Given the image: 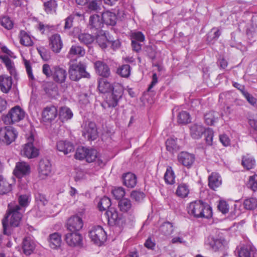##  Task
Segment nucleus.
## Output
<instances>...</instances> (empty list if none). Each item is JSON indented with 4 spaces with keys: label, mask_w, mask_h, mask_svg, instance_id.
Segmentation results:
<instances>
[{
    "label": "nucleus",
    "mask_w": 257,
    "mask_h": 257,
    "mask_svg": "<svg viewBox=\"0 0 257 257\" xmlns=\"http://www.w3.org/2000/svg\"><path fill=\"white\" fill-rule=\"evenodd\" d=\"M52 166L47 159H41L38 165V176L41 179H45L52 174Z\"/></svg>",
    "instance_id": "nucleus-9"
},
{
    "label": "nucleus",
    "mask_w": 257,
    "mask_h": 257,
    "mask_svg": "<svg viewBox=\"0 0 257 257\" xmlns=\"http://www.w3.org/2000/svg\"><path fill=\"white\" fill-rule=\"evenodd\" d=\"M86 64L84 62L79 61L70 65L69 69V78L72 81H77L81 78H89L90 75L86 71Z\"/></svg>",
    "instance_id": "nucleus-3"
},
{
    "label": "nucleus",
    "mask_w": 257,
    "mask_h": 257,
    "mask_svg": "<svg viewBox=\"0 0 257 257\" xmlns=\"http://www.w3.org/2000/svg\"><path fill=\"white\" fill-rule=\"evenodd\" d=\"M65 240L69 245L75 246L81 244L82 237L81 234L77 231H71L65 234Z\"/></svg>",
    "instance_id": "nucleus-14"
},
{
    "label": "nucleus",
    "mask_w": 257,
    "mask_h": 257,
    "mask_svg": "<svg viewBox=\"0 0 257 257\" xmlns=\"http://www.w3.org/2000/svg\"><path fill=\"white\" fill-rule=\"evenodd\" d=\"M110 206V199L107 197H103L100 200L98 204V207L99 208V210L100 211H104L106 210L107 209L109 210V208H111Z\"/></svg>",
    "instance_id": "nucleus-47"
},
{
    "label": "nucleus",
    "mask_w": 257,
    "mask_h": 257,
    "mask_svg": "<svg viewBox=\"0 0 257 257\" xmlns=\"http://www.w3.org/2000/svg\"><path fill=\"white\" fill-rule=\"evenodd\" d=\"M112 87L111 84L104 79H100L98 82V88L101 93H106L110 91Z\"/></svg>",
    "instance_id": "nucleus-43"
},
{
    "label": "nucleus",
    "mask_w": 257,
    "mask_h": 257,
    "mask_svg": "<svg viewBox=\"0 0 257 257\" xmlns=\"http://www.w3.org/2000/svg\"><path fill=\"white\" fill-rule=\"evenodd\" d=\"M103 26L101 17L97 14L90 16L89 19L88 28L92 31L99 32Z\"/></svg>",
    "instance_id": "nucleus-17"
},
{
    "label": "nucleus",
    "mask_w": 257,
    "mask_h": 257,
    "mask_svg": "<svg viewBox=\"0 0 257 257\" xmlns=\"http://www.w3.org/2000/svg\"><path fill=\"white\" fill-rule=\"evenodd\" d=\"M255 249L250 245L244 246L238 251V257H255Z\"/></svg>",
    "instance_id": "nucleus-26"
},
{
    "label": "nucleus",
    "mask_w": 257,
    "mask_h": 257,
    "mask_svg": "<svg viewBox=\"0 0 257 257\" xmlns=\"http://www.w3.org/2000/svg\"><path fill=\"white\" fill-rule=\"evenodd\" d=\"M42 120L45 122H51L58 116L57 108L54 105L45 107L42 111Z\"/></svg>",
    "instance_id": "nucleus-12"
},
{
    "label": "nucleus",
    "mask_w": 257,
    "mask_h": 257,
    "mask_svg": "<svg viewBox=\"0 0 257 257\" xmlns=\"http://www.w3.org/2000/svg\"><path fill=\"white\" fill-rule=\"evenodd\" d=\"M12 190V184L0 175V195L7 194Z\"/></svg>",
    "instance_id": "nucleus-32"
},
{
    "label": "nucleus",
    "mask_w": 257,
    "mask_h": 257,
    "mask_svg": "<svg viewBox=\"0 0 257 257\" xmlns=\"http://www.w3.org/2000/svg\"><path fill=\"white\" fill-rule=\"evenodd\" d=\"M187 210L189 214L196 218H209L212 214L210 206L200 200L190 203L187 207Z\"/></svg>",
    "instance_id": "nucleus-2"
},
{
    "label": "nucleus",
    "mask_w": 257,
    "mask_h": 257,
    "mask_svg": "<svg viewBox=\"0 0 257 257\" xmlns=\"http://www.w3.org/2000/svg\"><path fill=\"white\" fill-rule=\"evenodd\" d=\"M82 135L88 140H94L98 136L96 124L92 121H85L82 124Z\"/></svg>",
    "instance_id": "nucleus-8"
},
{
    "label": "nucleus",
    "mask_w": 257,
    "mask_h": 257,
    "mask_svg": "<svg viewBox=\"0 0 257 257\" xmlns=\"http://www.w3.org/2000/svg\"><path fill=\"white\" fill-rule=\"evenodd\" d=\"M145 197V193L140 190H133L131 193V198L138 202L143 201Z\"/></svg>",
    "instance_id": "nucleus-53"
},
{
    "label": "nucleus",
    "mask_w": 257,
    "mask_h": 257,
    "mask_svg": "<svg viewBox=\"0 0 257 257\" xmlns=\"http://www.w3.org/2000/svg\"><path fill=\"white\" fill-rule=\"evenodd\" d=\"M1 58L11 75L15 77L16 76L17 73L12 61L7 56L1 57Z\"/></svg>",
    "instance_id": "nucleus-38"
},
{
    "label": "nucleus",
    "mask_w": 257,
    "mask_h": 257,
    "mask_svg": "<svg viewBox=\"0 0 257 257\" xmlns=\"http://www.w3.org/2000/svg\"><path fill=\"white\" fill-rule=\"evenodd\" d=\"M83 226L82 219L77 215L70 217L67 221V227L70 231L78 232L82 228Z\"/></svg>",
    "instance_id": "nucleus-11"
},
{
    "label": "nucleus",
    "mask_w": 257,
    "mask_h": 257,
    "mask_svg": "<svg viewBox=\"0 0 257 257\" xmlns=\"http://www.w3.org/2000/svg\"><path fill=\"white\" fill-rule=\"evenodd\" d=\"M205 136V140L206 143L208 146L212 145L213 138V131L211 128H207L205 130V132L204 133Z\"/></svg>",
    "instance_id": "nucleus-54"
},
{
    "label": "nucleus",
    "mask_w": 257,
    "mask_h": 257,
    "mask_svg": "<svg viewBox=\"0 0 257 257\" xmlns=\"http://www.w3.org/2000/svg\"><path fill=\"white\" fill-rule=\"evenodd\" d=\"M1 25L7 30H11L13 28L14 24L10 18L8 16H3L0 19Z\"/></svg>",
    "instance_id": "nucleus-51"
},
{
    "label": "nucleus",
    "mask_w": 257,
    "mask_h": 257,
    "mask_svg": "<svg viewBox=\"0 0 257 257\" xmlns=\"http://www.w3.org/2000/svg\"><path fill=\"white\" fill-rule=\"evenodd\" d=\"M30 169V166L28 163L25 162H19L16 163L14 174L17 177L20 178L29 174Z\"/></svg>",
    "instance_id": "nucleus-16"
},
{
    "label": "nucleus",
    "mask_w": 257,
    "mask_h": 257,
    "mask_svg": "<svg viewBox=\"0 0 257 257\" xmlns=\"http://www.w3.org/2000/svg\"><path fill=\"white\" fill-rule=\"evenodd\" d=\"M132 40H135L137 42H143L145 40V36L141 32H135L132 34Z\"/></svg>",
    "instance_id": "nucleus-64"
},
{
    "label": "nucleus",
    "mask_w": 257,
    "mask_h": 257,
    "mask_svg": "<svg viewBox=\"0 0 257 257\" xmlns=\"http://www.w3.org/2000/svg\"><path fill=\"white\" fill-rule=\"evenodd\" d=\"M25 112L19 106L12 108L5 117V121L9 123L18 122L25 117Z\"/></svg>",
    "instance_id": "nucleus-10"
},
{
    "label": "nucleus",
    "mask_w": 257,
    "mask_h": 257,
    "mask_svg": "<svg viewBox=\"0 0 257 257\" xmlns=\"http://www.w3.org/2000/svg\"><path fill=\"white\" fill-rule=\"evenodd\" d=\"M95 39H96L99 46L102 49L106 48L107 47V43L110 42V41L107 39L105 34H101L100 35H98Z\"/></svg>",
    "instance_id": "nucleus-52"
},
{
    "label": "nucleus",
    "mask_w": 257,
    "mask_h": 257,
    "mask_svg": "<svg viewBox=\"0 0 257 257\" xmlns=\"http://www.w3.org/2000/svg\"><path fill=\"white\" fill-rule=\"evenodd\" d=\"M35 248L34 242L30 237H26L23 242V249L24 252L26 255L31 254Z\"/></svg>",
    "instance_id": "nucleus-31"
},
{
    "label": "nucleus",
    "mask_w": 257,
    "mask_h": 257,
    "mask_svg": "<svg viewBox=\"0 0 257 257\" xmlns=\"http://www.w3.org/2000/svg\"><path fill=\"white\" fill-rule=\"evenodd\" d=\"M89 235L91 240L98 245L103 243L107 239L105 231L99 225L92 227L89 232Z\"/></svg>",
    "instance_id": "nucleus-6"
},
{
    "label": "nucleus",
    "mask_w": 257,
    "mask_h": 257,
    "mask_svg": "<svg viewBox=\"0 0 257 257\" xmlns=\"http://www.w3.org/2000/svg\"><path fill=\"white\" fill-rule=\"evenodd\" d=\"M175 175L171 167H168L164 175V179L168 184H173L175 183Z\"/></svg>",
    "instance_id": "nucleus-44"
},
{
    "label": "nucleus",
    "mask_w": 257,
    "mask_h": 257,
    "mask_svg": "<svg viewBox=\"0 0 257 257\" xmlns=\"http://www.w3.org/2000/svg\"><path fill=\"white\" fill-rule=\"evenodd\" d=\"M20 43L25 46L33 45V41L30 36L24 31H21L20 33Z\"/></svg>",
    "instance_id": "nucleus-42"
},
{
    "label": "nucleus",
    "mask_w": 257,
    "mask_h": 257,
    "mask_svg": "<svg viewBox=\"0 0 257 257\" xmlns=\"http://www.w3.org/2000/svg\"><path fill=\"white\" fill-rule=\"evenodd\" d=\"M49 42L50 48L54 53L60 52L63 44L59 34H55L51 36L49 38Z\"/></svg>",
    "instance_id": "nucleus-15"
},
{
    "label": "nucleus",
    "mask_w": 257,
    "mask_h": 257,
    "mask_svg": "<svg viewBox=\"0 0 257 257\" xmlns=\"http://www.w3.org/2000/svg\"><path fill=\"white\" fill-rule=\"evenodd\" d=\"M78 39L81 43L88 45L94 42L95 37L89 33H81L78 34Z\"/></svg>",
    "instance_id": "nucleus-35"
},
{
    "label": "nucleus",
    "mask_w": 257,
    "mask_h": 257,
    "mask_svg": "<svg viewBox=\"0 0 257 257\" xmlns=\"http://www.w3.org/2000/svg\"><path fill=\"white\" fill-rule=\"evenodd\" d=\"M221 35V33L219 29L213 28L211 31L207 35L206 40L209 43H213Z\"/></svg>",
    "instance_id": "nucleus-41"
},
{
    "label": "nucleus",
    "mask_w": 257,
    "mask_h": 257,
    "mask_svg": "<svg viewBox=\"0 0 257 257\" xmlns=\"http://www.w3.org/2000/svg\"><path fill=\"white\" fill-rule=\"evenodd\" d=\"M19 202L21 207L23 209L22 207H25L27 206L30 202V196L28 195H21L19 196Z\"/></svg>",
    "instance_id": "nucleus-57"
},
{
    "label": "nucleus",
    "mask_w": 257,
    "mask_h": 257,
    "mask_svg": "<svg viewBox=\"0 0 257 257\" xmlns=\"http://www.w3.org/2000/svg\"><path fill=\"white\" fill-rule=\"evenodd\" d=\"M37 50L43 60L47 61L50 59V53L48 50L43 47H40V48L37 49Z\"/></svg>",
    "instance_id": "nucleus-59"
},
{
    "label": "nucleus",
    "mask_w": 257,
    "mask_h": 257,
    "mask_svg": "<svg viewBox=\"0 0 257 257\" xmlns=\"http://www.w3.org/2000/svg\"><path fill=\"white\" fill-rule=\"evenodd\" d=\"M35 200L38 204L43 206L46 205L48 203V200L45 196L40 193H37L35 194Z\"/></svg>",
    "instance_id": "nucleus-58"
},
{
    "label": "nucleus",
    "mask_w": 257,
    "mask_h": 257,
    "mask_svg": "<svg viewBox=\"0 0 257 257\" xmlns=\"http://www.w3.org/2000/svg\"><path fill=\"white\" fill-rule=\"evenodd\" d=\"M48 241L51 248L57 249L60 247L61 244V235L58 232L50 234L48 238Z\"/></svg>",
    "instance_id": "nucleus-24"
},
{
    "label": "nucleus",
    "mask_w": 257,
    "mask_h": 257,
    "mask_svg": "<svg viewBox=\"0 0 257 257\" xmlns=\"http://www.w3.org/2000/svg\"><path fill=\"white\" fill-rule=\"evenodd\" d=\"M244 208L247 210H253L257 207V199L251 197L245 199L243 202Z\"/></svg>",
    "instance_id": "nucleus-49"
},
{
    "label": "nucleus",
    "mask_w": 257,
    "mask_h": 257,
    "mask_svg": "<svg viewBox=\"0 0 257 257\" xmlns=\"http://www.w3.org/2000/svg\"><path fill=\"white\" fill-rule=\"evenodd\" d=\"M34 137L31 134L27 138L28 142L23 146V149L21 150V154L22 156L29 159L35 158L38 156L39 151L34 146Z\"/></svg>",
    "instance_id": "nucleus-5"
},
{
    "label": "nucleus",
    "mask_w": 257,
    "mask_h": 257,
    "mask_svg": "<svg viewBox=\"0 0 257 257\" xmlns=\"http://www.w3.org/2000/svg\"><path fill=\"white\" fill-rule=\"evenodd\" d=\"M67 72L63 68L58 66L53 67V73L52 75L54 81L58 83H62L65 82L67 77Z\"/></svg>",
    "instance_id": "nucleus-19"
},
{
    "label": "nucleus",
    "mask_w": 257,
    "mask_h": 257,
    "mask_svg": "<svg viewBox=\"0 0 257 257\" xmlns=\"http://www.w3.org/2000/svg\"><path fill=\"white\" fill-rule=\"evenodd\" d=\"M178 122L180 124H186L190 122V116L186 111H182L177 116Z\"/></svg>",
    "instance_id": "nucleus-48"
},
{
    "label": "nucleus",
    "mask_w": 257,
    "mask_h": 257,
    "mask_svg": "<svg viewBox=\"0 0 257 257\" xmlns=\"http://www.w3.org/2000/svg\"><path fill=\"white\" fill-rule=\"evenodd\" d=\"M97 157V152L96 150L84 147H78L75 154V158L76 159L81 160L85 159L89 163L94 161Z\"/></svg>",
    "instance_id": "nucleus-4"
},
{
    "label": "nucleus",
    "mask_w": 257,
    "mask_h": 257,
    "mask_svg": "<svg viewBox=\"0 0 257 257\" xmlns=\"http://www.w3.org/2000/svg\"><path fill=\"white\" fill-rule=\"evenodd\" d=\"M94 65L95 71L99 76L107 78L110 75V69L104 62L97 61L94 63Z\"/></svg>",
    "instance_id": "nucleus-18"
},
{
    "label": "nucleus",
    "mask_w": 257,
    "mask_h": 257,
    "mask_svg": "<svg viewBox=\"0 0 257 257\" xmlns=\"http://www.w3.org/2000/svg\"><path fill=\"white\" fill-rule=\"evenodd\" d=\"M42 72L47 77L52 76L53 73V67L52 69H51L50 66L49 64H45L43 65Z\"/></svg>",
    "instance_id": "nucleus-62"
},
{
    "label": "nucleus",
    "mask_w": 257,
    "mask_h": 257,
    "mask_svg": "<svg viewBox=\"0 0 257 257\" xmlns=\"http://www.w3.org/2000/svg\"><path fill=\"white\" fill-rule=\"evenodd\" d=\"M102 22L107 25L114 26L115 25L117 20L116 15L111 12L106 11L102 14Z\"/></svg>",
    "instance_id": "nucleus-29"
},
{
    "label": "nucleus",
    "mask_w": 257,
    "mask_h": 257,
    "mask_svg": "<svg viewBox=\"0 0 257 257\" xmlns=\"http://www.w3.org/2000/svg\"><path fill=\"white\" fill-rule=\"evenodd\" d=\"M241 164L247 170H250L255 166V161L253 157L247 154L242 157Z\"/></svg>",
    "instance_id": "nucleus-34"
},
{
    "label": "nucleus",
    "mask_w": 257,
    "mask_h": 257,
    "mask_svg": "<svg viewBox=\"0 0 257 257\" xmlns=\"http://www.w3.org/2000/svg\"><path fill=\"white\" fill-rule=\"evenodd\" d=\"M123 183L128 188H133L137 184V177L132 173H126L122 176Z\"/></svg>",
    "instance_id": "nucleus-28"
},
{
    "label": "nucleus",
    "mask_w": 257,
    "mask_h": 257,
    "mask_svg": "<svg viewBox=\"0 0 257 257\" xmlns=\"http://www.w3.org/2000/svg\"><path fill=\"white\" fill-rule=\"evenodd\" d=\"M105 214L107 216L109 224L113 225L119 223L121 215L118 214L114 208H109V210H106Z\"/></svg>",
    "instance_id": "nucleus-23"
},
{
    "label": "nucleus",
    "mask_w": 257,
    "mask_h": 257,
    "mask_svg": "<svg viewBox=\"0 0 257 257\" xmlns=\"http://www.w3.org/2000/svg\"><path fill=\"white\" fill-rule=\"evenodd\" d=\"M118 206L120 210L123 212H128L132 209L131 201L127 198H123L120 200L118 202Z\"/></svg>",
    "instance_id": "nucleus-37"
},
{
    "label": "nucleus",
    "mask_w": 257,
    "mask_h": 257,
    "mask_svg": "<svg viewBox=\"0 0 257 257\" xmlns=\"http://www.w3.org/2000/svg\"><path fill=\"white\" fill-rule=\"evenodd\" d=\"M85 54V50L83 47L79 45H73L71 47L67 56L68 58H71L74 56L79 57H83Z\"/></svg>",
    "instance_id": "nucleus-27"
},
{
    "label": "nucleus",
    "mask_w": 257,
    "mask_h": 257,
    "mask_svg": "<svg viewBox=\"0 0 257 257\" xmlns=\"http://www.w3.org/2000/svg\"><path fill=\"white\" fill-rule=\"evenodd\" d=\"M221 178L218 173H212L208 177V186L212 190H215L221 185Z\"/></svg>",
    "instance_id": "nucleus-25"
},
{
    "label": "nucleus",
    "mask_w": 257,
    "mask_h": 257,
    "mask_svg": "<svg viewBox=\"0 0 257 257\" xmlns=\"http://www.w3.org/2000/svg\"><path fill=\"white\" fill-rule=\"evenodd\" d=\"M166 148L168 151L172 152L177 149L176 141L172 139H168L166 142Z\"/></svg>",
    "instance_id": "nucleus-61"
},
{
    "label": "nucleus",
    "mask_w": 257,
    "mask_h": 257,
    "mask_svg": "<svg viewBox=\"0 0 257 257\" xmlns=\"http://www.w3.org/2000/svg\"><path fill=\"white\" fill-rule=\"evenodd\" d=\"M73 115V114L69 108L66 106L60 108L59 116L62 122L70 119Z\"/></svg>",
    "instance_id": "nucleus-33"
},
{
    "label": "nucleus",
    "mask_w": 257,
    "mask_h": 257,
    "mask_svg": "<svg viewBox=\"0 0 257 257\" xmlns=\"http://www.w3.org/2000/svg\"><path fill=\"white\" fill-rule=\"evenodd\" d=\"M112 193L116 199H120L125 195V191L124 188L121 187L115 188L112 190Z\"/></svg>",
    "instance_id": "nucleus-55"
},
{
    "label": "nucleus",
    "mask_w": 257,
    "mask_h": 257,
    "mask_svg": "<svg viewBox=\"0 0 257 257\" xmlns=\"http://www.w3.org/2000/svg\"><path fill=\"white\" fill-rule=\"evenodd\" d=\"M57 6L55 0H50L44 3V9L47 14H52L55 12Z\"/></svg>",
    "instance_id": "nucleus-45"
},
{
    "label": "nucleus",
    "mask_w": 257,
    "mask_h": 257,
    "mask_svg": "<svg viewBox=\"0 0 257 257\" xmlns=\"http://www.w3.org/2000/svg\"><path fill=\"white\" fill-rule=\"evenodd\" d=\"M178 162L187 168H190L195 161V156L187 152H182L177 156Z\"/></svg>",
    "instance_id": "nucleus-13"
},
{
    "label": "nucleus",
    "mask_w": 257,
    "mask_h": 257,
    "mask_svg": "<svg viewBox=\"0 0 257 257\" xmlns=\"http://www.w3.org/2000/svg\"><path fill=\"white\" fill-rule=\"evenodd\" d=\"M219 117V113L214 111H209L206 112L204 115L205 122L209 125H213L218 120Z\"/></svg>",
    "instance_id": "nucleus-30"
},
{
    "label": "nucleus",
    "mask_w": 257,
    "mask_h": 257,
    "mask_svg": "<svg viewBox=\"0 0 257 257\" xmlns=\"http://www.w3.org/2000/svg\"><path fill=\"white\" fill-rule=\"evenodd\" d=\"M119 100V99L118 98L110 94L109 97L107 98L105 102L102 103L101 105L104 108H106L107 107L114 108L117 105Z\"/></svg>",
    "instance_id": "nucleus-39"
},
{
    "label": "nucleus",
    "mask_w": 257,
    "mask_h": 257,
    "mask_svg": "<svg viewBox=\"0 0 257 257\" xmlns=\"http://www.w3.org/2000/svg\"><path fill=\"white\" fill-rule=\"evenodd\" d=\"M87 8L88 11L90 12H97L100 9L96 0L92 1L88 3Z\"/></svg>",
    "instance_id": "nucleus-63"
},
{
    "label": "nucleus",
    "mask_w": 257,
    "mask_h": 257,
    "mask_svg": "<svg viewBox=\"0 0 257 257\" xmlns=\"http://www.w3.org/2000/svg\"><path fill=\"white\" fill-rule=\"evenodd\" d=\"M217 207L219 211L223 214H225L228 212L229 206L225 201H220L217 205Z\"/></svg>",
    "instance_id": "nucleus-60"
},
{
    "label": "nucleus",
    "mask_w": 257,
    "mask_h": 257,
    "mask_svg": "<svg viewBox=\"0 0 257 257\" xmlns=\"http://www.w3.org/2000/svg\"><path fill=\"white\" fill-rule=\"evenodd\" d=\"M189 192L188 186L185 184H181L178 186L176 190V194L182 198L187 196Z\"/></svg>",
    "instance_id": "nucleus-50"
},
{
    "label": "nucleus",
    "mask_w": 257,
    "mask_h": 257,
    "mask_svg": "<svg viewBox=\"0 0 257 257\" xmlns=\"http://www.w3.org/2000/svg\"><path fill=\"white\" fill-rule=\"evenodd\" d=\"M247 185L248 188H250L253 191H255L257 190L256 175H254L249 177Z\"/></svg>",
    "instance_id": "nucleus-56"
},
{
    "label": "nucleus",
    "mask_w": 257,
    "mask_h": 257,
    "mask_svg": "<svg viewBox=\"0 0 257 257\" xmlns=\"http://www.w3.org/2000/svg\"><path fill=\"white\" fill-rule=\"evenodd\" d=\"M24 211L18 205L12 203L9 204L7 215L2 221L4 234H12L13 228L19 226Z\"/></svg>",
    "instance_id": "nucleus-1"
},
{
    "label": "nucleus",
    "mask_w": 257,
    "mask_h": 257,
    "mask_svg": "<svg viewBox=\"0 0 257 257\" xmlns=\"http://www.w3.org/2000/svg\"><path fill=\"white\" fill-rule=\"evenodd\" d=\"M189 130L191 137L198 140L201 138L206 128L201 124L193 123L190 125Z\"/></svg>",
    "instance_id": "nucleus-20"
},
{
    "label": "nucleus",
    "mask_w": 257,
    "mask_h": 257,
    "mask_svg": "<svg viewBox=\"0 0 257 257\" xmlns=\"http://www.w3.org/2000/svg\"><path fill=\"white\" fill-rule=\"evenodd\" d=\"M17 135L15 128L11 126L0 128V140L7 145L15 140Z\"/></svg>",
    "instance_id": "nucleus-7"
},
{
    "label": "nucleus",
    "mask_w": 257,
    "mask_h": 257,
    "mask_svg": "<svg viewBox=\"0 0 257 257\" xmlns=\"http://www.w3.org/2000/svg\"><path fill=\"white\" fill-rule=\"evenodd\" d=\"M159 230L162 235L165 236H168L173 232L174 229L173 224L170 222H165L160 226Z\"/></svg>",
    "instance_id": "nucleus-36"
},
{
    "label": "nucleus",
    "mask_w": 257,
    "mask_h": 257,
    "mask_svg": "<svg viewBox=\"0 0 257 257\" xmlns=\"http://www.w3.org/2000/svg\"><path fill=\"white\" fill-rule=\"evenodd\" d=\"M57 149L58 151L61 152L65 155L73 152L74 146L72 143L67 141H60L57 143Z\"/></svg>",
    "instance_id": "nucleus-22"
},
{
    "label": "nucleus",
    "mask_w": 257,
    "mask_h": 257,
    "mask_svg": "<svg viewBox=\"0 0 257 257\" xmlns=\"http://www.w3.org/2000/svg\"><path fill=\"white\" fill-rule=\"evenodd\" d=\"M111 90H112L111 95L119 100L121 99L123 93V87L122 85L119 83H114Z\"/></svg>",
    "instance_id": "nucleus-40"
},
{
    "label": "nucleus",
    "mask_w": 257,
    "mask_h": 257,
    "mask_svg": "<svg viewBox=\"0 0 257 257\" xmlns=\"http://www.w3.org/2000/svg\"><path fill=\"white\" fill-rule=\"evenodd\" d=\"M12 78L7 75H0V90L4 93H8L12 88Z\"/></svg>",
    "instance_id": "nucleus-21"
},
{
    "label": "nucleus",
    "mask_w": 257,
    "mask_h": 257,
    "mask_svg": "<svg viewBox=\"0 0 257 257\" xmlns=\"http://www.w3.org/2000/svg\"><path fill=\"white\" fill-rule=\"evenodd\" d=\"M117 73L122 77H128L131 74L130 66L127 64L121 65L117 69Z\"/></svg>",
    "instance_id": "nucleus-46"
}]
</instances>
